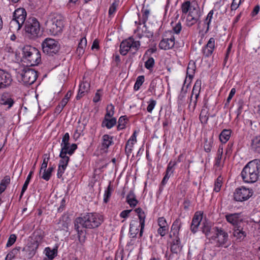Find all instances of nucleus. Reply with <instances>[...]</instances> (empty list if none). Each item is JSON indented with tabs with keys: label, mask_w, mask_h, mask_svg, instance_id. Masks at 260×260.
Wrapping results in <instances>:
<instances>
[{
	"label": "nucleus",
	"mask_w": 260,
	"mask_h": 260,
	"mask_svg": "<svg viewBox=\"0 0 260 260\" xmlns=\"http://www.w3.org/2000/svg\"><path fill=\"white\" fill-rule=\"evenodd\" d=\"M202 231L208 239H211L214 234L213 232L214 228H212L211 224L209 222H203L202 224Z\"/></svg>",
	"instance_id": "bb28decb"
},
{
	"label": "nucleus",
	"mask_w": 260,
	"mask_h": 260,
	"mask_svg": "<svg viewBox=\"0 0 260 260\" xmlns=\"http://www.w3.org/2000/svg\"><path fill=\"white\" fill-rule=\"evenodd\" d=\"M174 171V170H170L169 169H167L165 172V175L160 183V186L159 187L160 191H161L162 190L161 186H164L167 183L171 176L173 174Z\"/></svg>",
	"instance_id": "a19ab883"
},
{
	"label": "nucleus",
	"mask_w": 260,
	"mask_h": 260,
	"mask_svg": "<svg viewBox=\"0 0 260 260\" xmlns=\"http://www.w3.org/2000/svg\"><path fill=\"white\" fill-rule=\"evenodd\" d=\"M213 145V140L212 138L208 140L207 138H204V150L206 152H209L211 150V148Z\"/></svg>",
	"instance_id": "3c124183"
},
{
	"label": "nucleus",
	"mask_w": 260,
	"mask_h": 260,
	"mask_svg": "<svg viewBox=\"0 0 260 260\" xmlns=\"http://www.w3.org/2000/svg\"><path fill=\"white\" fill-rule=\"evenodd\" d=\"M128 119L126 116H122L118 119V124L117 126L118 130H121L125 128V124L128 121Z\"/></svg>",
	"instance_id": "09e8293b"
},
{
	"label": "nucleus",
	"mask_w": 260,
	"mask_h": 260,
	"mask_svg": "<svg viewBox=\"0 0 260 260\" xmlns=\"http://www.w3.org/2000/svg\"><path fill=\"white\" fill-rule=\"evenodd\" d=\"M196 63L194 61H190L186 71L187 76L189 79H192L196 71Z\"/></svg>",
	"instance_id": "ea45409f"
},
{
	"label": "nucleus",
	"mask_w": 260,
	"mask_h": 260,
	"mask_svg": "<svg viewBox=\"0 0 260 260\" xmlns=\"http://www.w3.org/2000/svg\"><path fill=\"white\" fill-rule=\"evenodd\" d=\"M33 174H34V170L30 171V172L29 173V174L26 178V179L22 186L21 192V193L20 195V199L22 198L23 193L27 189L28 185L29 183L30 180L32 177Z\"/></svg>",
	"instance_id": "c03bdc74"
},
{
	"label": "nucleus",
	"mask_w": 260,
	"mask_h": 260,
	"mask_svg": "<svg viewBox=\"0 0 260 260\" xmlns=\"http://www.w3.org/2000/svg\"><path fill=\"white\" fill-rule=\"evenodd\" d=\"M143 26L141 29V31L139 29L138 30V33L137 35V36L139 39H141L143 37H145L147 38H151L153 37V32L151 31H149L147 27L146 26V24H143Z\"/></svg>",
	"instance_id": "c756f323"
},
{
	"label": "nucleus",
	"mask_w": 260,
	"mask_h": 260,
	"mask_svg": "<svg viewBox=\"0 0 260 260\" xmlns=\"http://www.w3.org/2000/svg\"><path fill=\"white\" fill-rule=\"evenodd\" d=\"M23 60L25 62H27V66H34L39 64L41 61L40 51L36 52L35 55H31Z\"/></svg>",
	"instance_id": "4be33fe9"
},
{
	"label": "nucleus",
	"mask_w": 260,
	"mask_h": 260,
	"mask_svg": "<svg viewBox=\"0 0 260 260\" xmlns=\"http://www.w3.org/2000/svg\"><path fill=\"white\" fill-rule=\"evenodd\" d=\"M24 30L28 38L35 39L40 35V22L35 17L29 18L24 24Z\"/></svg>",
	"instance_id": "39448f33"
},
{
	"label": "nucleus",
	"mask_w": 260,
	"mask_h": 260,
	"mask_svg": "<svg viewBox=\"0 0 260 260\" xmlns=\"http://www.w3.org/2000/svg\"><path fill=\"white\" fill-rule=\"evenodd\" d=\"M140 45L139 41H135L133 37H129L120 43V53L123 56L126 55L129 51L135 54L140 48Z\"/></svg>",
	"instance_id": "423d86ee"
},
{
	"label": "nucleus",
	"mask_w": 260,
	"mask_h": 260,
	"mask_svg": "<svg viewBox=\"0 0 260 260\" xmlns=\"http://www.w3.org/2000/svg\"><path fill=\"white\" fill-rule=\"evenodd\" d=\"M87 45L86 39L82 38L80 39L79 43H78V47L76 50V53L78 56H82L85 51V49Z\"/></svg>",
	"instance_id": "7c9ffc66"
},
{
	"label": "nucleus",
	"mask_w": 260,
	"mask_h": 260,
	"mask_svg": "<svg viewBox=\"0 0 260 260\" xmlns=\"http://www.w3.org/2000/svg\"><path fill=\"white\" fill-rule=\"evenodd\" d=\"M148 59L145 62V67L151 71L152 70L154 66L155 61L153 57H148Z\"/></svg>",
	"instance_id": "4d7b16f0"
},
{
	"label": "nucleus",
	"mask_w": 260,
	"mask_h": 260,
	"mask_svg": "<svg viewBox=\"0 0 260 260\" xmlns=\"http://www.w3.org/2000/svg\"><path fill=\"white\" fill-rule=\"evenodd\" d=\"M17 239V237L15 234H11L8 240L7 243V247H9L11 246L15 242Z\"/></svg>",
	"instance_id": "338daca9"
},
{
	"label": "nucleus",
	"mask_w": 260,
	"mask_h": 260,
	"mask_svg": "<svg viewBox=\"0 0 260 260\" xmlns=\"http://www.w3.org/2000/svg\"><path fill=\"white\" fill-rule=\"evenodd\" d=\"M27 13L23 8H19L15 10L13 14V18L18 23L24 24L26 18Z\"/></svg>",
	"instance_id": "dca6fc26"
},
{
	"label": "nucleus",
	"mask_w": 260,
	"mask_h": 260,
	"mask_svg": "<svg viewBox=\"0 0 260 260\" xmlns=\"http://www.w3.org/2000/svg\"><path fill=\"white\" fill-rule=\"evenodd\" d=\"M10 183V177L9 176H6L1 181L0 183V194H2L6 189L7 186Z\"/></svg>",
	"instance_id": "37998d69"
},
{
	"label": "nucleus",
	"mask_w": 260,
	"mask_h": 260,
	"mask_svg": "<svg viewBox=\"0 0 260 260\" xmlns=\"http://www.w3.org/2000/svg\"><path fill=\"white\" fill-rule=\"evenodd\" d=\"M252 194V189L242 186L236 189L234 193V199L236 201L243 202L249 199Z\"/></svg>",
	"instance_id": "f8f14e48"
},
{
	"label": "nucleus",
	"mask_w": 260,
	"mask_h": 260,
	"mask_svg": "<svg viewBox=\"0 0 260 260\" xmlns=\"http://www.w3.org/2000/svg\"><path fill=\"white\" fill-rule=\"evenodd\" d=\"M135 211L139 219V223L140 226L139 235L140 237H142L143 235L145 227V219L146 215L144 210L141 208H136L135 210Z\"/></svg>",
	"instance_id": "a211bd4d"
},
{
	"label": "nucleus",
	"mask_w": 260,
	"mask_h": 260,
	"mask_svg": "<svg viewBox=\"0 0 260 260\" xmlns=\"http://www.w3.org/2000/svg\"><path fill=\"white\" fill-rule=\"evenodd\" d=\"M181 222L180 218H177L173 222L171 226V231L170 234V237L177 238L179 237V230L181 227Z\"/></svg>",
	"instance_id": "5701e85b"
},
{
	"label": "nucleus",
	"mask_w": 260,
	"mask_h": 260,
	"mask_svg": "<svg viewBox=\"0 0 260 260\" xmlns=\"http://www.w3.org/2000/svg\"><path fill=\"white\" fill-rule=\"evenodd\" d=\"M104 221L103 215L96 213H86L81 214V215L76 218L75 222V229L77 232L78 238L80 243L83 242L81 241V235L83 233L82 230L80 228L87 229H92L98 228Z\"/></svg>",
	"instance_id": "f257e3e1"
},
{
	"label": "nucleus",
	"mask_w": 260,
	"mask_h": 260,
	"mask_svg": "<svg viewBox=\"0 0 260 260\" xmlns=\"http://www.w3.org/2000/svg\"><path fill=\"white\" fill-rule=\"evenodd\" d=\"M64 18L58 13L51 14L47 17L45 26L48 34L56 36L60 35L64 27Z\"/></svg>",
	"instance_id": "7ed1b4c3"
},
{
	"label": "nucleus",
	"mask_w": 260,
	"mask_h": 260,
	"mask_svg": "<svg viewBox=\"0 0 260 260\" xmlns=\"http://www.w3.org/2000/svg\"><path fill=\"white\" fill-rule=\"evenodd\" d=\"M251 146L254 152L260 154V137H255L252 140Z\"/></svg>",
	"instance_id": "c9c22d12"
},
{
	"label": "nucleus",
	"mask_w": 260,
	"mask_h": 260,
	"mask_svg": "<svg viewBox=\"0 0 260 260\" xmlns=\"http://www.w3.org/2000/svg\"><path fill=\"white\" fill-rule=\"evenodd\" d=\"M67 167L64 166L63 165H58V168L57 170V176L58 178H61L65 170L66 169Z\"/></svg>",
	"instance_id": "774afa93"
},
{
	"label": "nucleus",
	"mask_w": 260,
	"mask_h": 260,
	"mask_svg": "<svg viewBox=\"0 0 260 260\" xmlns=\"http://www.w3.org/2000/svg\"><path fill=\"white\" fill-rule=\"evenodd\" d=\"M208 111L206 109H202L199 116L200 120L202 124L207 123L209 118Z\"/></svg>",
	"instance_id": "a18cd8bd"
},
{
	"label": "nucleus",
	"mask_w": 260,
	"mask_h": 260,
	"mask_svg": "<svg viewBox=\"0 0 260 260\" xmlns=\"http://www.w3.org/2000/svg\"><path fill=\"white\" fill-rule=\"evenodd\" d=\"M114 114V106L112 104L107 106L106 109V114L105 117H112Z\"/></svg>",
	"instance_id": "052dcab7"
},
{
	"label": "nucleus",
	"mask_w": 260,
	"mask_h": 260,
	"mask_svg": "<svg viewBox=\"0 0 260 260\" xmlns=\"http://www.w3.org/2000/svg\"><path fill=\"white\" fill-rule=\"evenodd\" d=\"M13 80L12 76L8 72L0 69V89L9 87Z\"/></svg>",
	"instance_id": "2eb2a0df"
},
{
	"label": "nucleus",
	"mask_w": 260,
	"mask_h": 260,
	"mask_svg": "<svg viewBox=\"0 0 260 260\" xmlns=\"http://www.w3.org/2000/svg\"><path fill=\"white\" fill-rule=\"evenodd\" d=\"M138 222L136 220H133L129 224V233L132 237L134 238L136 236L139 232V227Z\"/></svg>",
	"instance_id": "f704fd0d"
},
{
	"label": "nucleus",
	"mask_w": 260,
	"mask_h": 260,
	"mask_svg": "<svg viewBox=\"0 0 260 260\" xmlns=\"http://www.w3.org/2000/svg\"><path fill=\"white\" fill-rule=\"evenodd\" d=\"M144 82V76H139L137 77L136 79V81L135 83L134 89L135 90H138Z\"/></svg>",
	"instance_id": "6e6d98bb"
},
{
	"label": "nucleus",
	"mask_w": 260,
	"mask_h": 260,
	"mask_svg": "<svg viewBox=\"0 0 260 260\" xmlns=\"http://www.w3.org/2000/svg\"><path fill=\"white\" fill-rule=\"evenodd\" d=\"M50 159L49 155L48 154H44L43 155V161L41 165V169L39 171V175L42 174L43 170H45L47 167L48 161Z\"/></svg>",
	"instance_id": "603ef678"
},
{
	"label": "nucleus",
	"mask_w": 260,
	"mask_h": 260,
	"mask_svg": "<svg viewBox=\"0 0 260 260\" xmlns=\"http://www.w3.org/2000/svg\"><path fill=\"white\" fill-rule=\"evenodd\" d=\"M108 118V117H105L102 125L103 127L106 126L107 128L110 129L116 124V119L115 118H112L109 119Z\"/></svg>",
	"instance_id": "4c0bfd02"
},
{
	"label": "nucleus",
	"mask_w": 260,
	"mask_h": 260,
	"mask_svg": "<svg viewBox=\"0 0 260 260\" xmlns=\"http://www.w3.org/2000/svg\"><path fill=\"white\" fill-rule=\"evenodd\" d=\"M215 48V39L211 38L206 45L203 47L202 52L204 55L207 57L211 56Z\"/></svg>",
	"instance_id": "aec40b11"
},
{
	"label": "nucleus",
	"mask_w": 260,
	"mask_h": 260,
	"mask_svg": "<svg viewBox=\"0 0 260 260\" xmlns=\"http://www.w3.org/2000/svg\"><path fill=\"white\" fill-rule=\"evenodd\" d=\"M44 233L41 230H36L34 231L30 242L39 246L44 238Z\"/></svg>",
	"instance_id": "393cba45"
},
{
	"label": "nucleus",
	"mask_w": 260,
	"mask_h": 260,
	"mask_svg": "<svg viewBox=\"0 0 260 260\" xmlns=\"http://www.w3.org/2000/svg\"><path fill=\"white\" fill-rule=\"evenodd\" d=\"M181 249V243L179 237L175 238L172 241L171 246V251L174 253H177Z\"/></svg>",
	"instance_id": "473e14b6"
},
{
	"label": "nucleus",
	"mask_w": 260,
	"mask_h": 260,
	"mask_svg": "<svg viewBox=\"0 0 260 260\" xmlns=\"http://www.w3.org/2000/svg\"><path fill=\"white\" fill-rule=\"evenodd\" d=\"M148 103L149 104L147 107V110L149 113H151L156 104V102L153 99H150Z\"/></svg>",
	"instance_id": "69168bd1"
},
{
	"label": "nucleus",
	"mask_w": 260,
	"mask_h": 260,
	"mask_svg": "<svg viewBox=\"0 0 260 260\" xmlns=\"http://www.w3.org/2000/svg\"><path fill=\"white\" fill-rule=\"evenodd\" d=\"M238 109L236 111L237 114V117H238L243 111V107L244 106V103L243 100H240L238 102Z\"/></svg>",
	"instance_id": "e2e57ef3"
},
{
	"label": "nucleus",
	"mask_w": 260,
	"mask_h": 260,
	"mask_svg": "<svg viewBox=\"0 0 260 260\" xmlns=\"http://www.w3.org/2000/svg\"><path fill=\"white\" fill-rule=\"evenodd\" d=\"M22 25V24L18 23L17 21L13 18L9 23L10 30L11 31H17L20 29Z\"/></svg>",
	"instance_id": "79ce46f5"
},
{
	"label": "nucleus",
	"mask_w": 260,
	"mask_h": 260,
	"mask_svg": "<svg viewBox=\"0 0 260 260\" xmlns=\"http://www.w3.org/2000/svg\"><path fill=\"white\" fill-rule=\"evenodd\" d=\"M126 202L131 207H135L138 203L134 191L130 190L126 196Z\"/></svg>",
	"instance_id": "2f4dec72"
},
{
	"label": "nucleus",
	"mask_w": 260,
	"mask_h": 260,
	"mask_svg": "<svg viewBox=\"0 0 260 260\" xmlns=\"http://www.w3.org/2000/svg\"><path fill=\"white\" fill-rule=\"evenodd\" d=\"M222 153L223 148L222 147H219L217 152V156L215 158V166L217 167H220L221 166V161L222 157Z\"/></svg>",
	"instance_id": "de8ad7c7"
},
{
	"label": "nucleus",
	"mask_w": 260,
	"mask_h": 260,
	"mask_svg": "<svg viewBox=\"0 0 260 260\" xmlns=\"http://www.w3.org/2000/svg\"><path fill=\"white\" fill-rule=\"evenodd\" d=\"M113 144V137L109 135H104L102 138L101 149L106 150Z\"/></svg>",
	"instance_id": "cd10ccee"
},
{
	"label": "nucleus",
	"mask_w": 260,
	"mask_h": 260,
	"mask_svg": "<svg viewBox=\"0 0 260 260\" xmlns=\"http://www.w3.org/2000/svg\"><path fill=\"white\" fill-rule=\"evenodd\" d=\"M38 51L39 50L35 47L30 45H25L22 49L23 60L31 55H35L36 52Z\"/></svg>",
	"instance_id": "c85d7f7f"
},
{
	"label": "nucleus",
	"mask_w": 260,
	"mask_h": 260,
	"mask_svg": "<svg viewBox=\"0 0 260 260\" xmlns=\"http://www.w3.org/2000/svg\"><path fill=\"white\" fill-rule=\"evenodd\" d=\"M182 16L186 15V25L191 27L196 23H201V12L200 8L196 1H186L181 5Z\"/></svg>",
	"instance_id": "f03ea898"
},
{
	"label": "nucleus",
	"mask_w": 260,
	"mask_h": 260,
	"mask_svg": "<svg viewBox=\"0 0 260 260\" xmlns=\"http://www.w3.org/2000/svg\"><path fill=\"white\" fill-rule=\"evenodd\" d=\"M38 247L37 245L30 242L27 246L23 247L22 251L24 252L26 257L31 258L36 254Z\"/></svg>",
	"instance_id": "6ab92c4d"
},
{
	"label": "nucleus",
	"mask_w": 260,
	"mask_h": 260,
	"mask_svg": "<svg viewBox=\"0 0 260 260\" xmlns=\"http://www.w3.org/2000/svg\"><path fill=\"white\" fill-rule=\"evenodd\" d=\"M182 29V25L180 22H178L174 25H173L172 30H171L173 34H176L177 35L180 34Z\"/></svg>",
	"instance_id": "680f3d73"
},
{
	"label": "nucleus",
	"mask_w": 260,
	"mask_h": 260,
	"mask_svg": "<svg viewBox=\"0 0 260 260\" xmlns=\"http://www.w3.org/2000/svg\"><path fill=\"white\" fill-rule=\"evenodd\" d=\"M232 131L231 129H224L219 135V139L223 143H225L230 138Z\"/></svg>",
	"instance_id": "58836bf2"
},
{
	"label": "nucleus",
	"mask_w": 260,
	"mask_h": 260,
	"mask_svg": "<svg viewBox=\"0 0 260 260\" xmlns=\"http://www.w3.org/2000/svg\"><path fill=\"white\" fill-rule=\"evenodd\" d=\"M202 218V213L198 212L195 213L190 225V230L192 233H195L198 231V226L200 224Z\"/></svg>",
	"instance_id": "412c9836"
},
{
	"label": "nucleus",
	"mask_w": 260,
	"mask_h": 260,
	"mask_svg": "<svg viewBox=\"0 0 260 260\" xmlns=\"http://www.w3.org/2000/svg\"><path fill=\"white\" fill-rule=\"evenodd\" d=\"M20 247H16L15 248H13L8 253L6 257L9 258L10 260H12L15 257L16 255L20 253Z\"/></svg>",
	"instance_id": "8fccbe9b"
},
{
	"label": "nucleus",
	"mask_w": 260,
	"mask_h": 260,
	"mask_svg": "<svg viewBox=\"0 0 260 260\" xmlns=\"http://www.w3.org/2000/svg\"><path fill=\"white\" fill-rule=\"evenodd\" d=\"M222 184V178L221 176H219L216 179L214 183V191L218 192L220 190Z\"/></svg>",
	"instance_id": "5fc2aeb1"
},
{
	"label": "nucleus",
	"mask_w": 260,
	"mask_h": 260,
	"mask_svg": "<svg viewBox=\"0 0 260 260\" xmlns=\"http://www.w3.org/2000/svg\"><path fill=\"white\" fill-rule=\"evenodd\" d=\"M70 140V135L68 133H66L63 136L62 142L61 143V150H69L71 146H70L69 143Z\"/></svg>",
	"instance_id": "e433bc0d"
},
{
	"label": "nucleus",
	"mask_w": 260,
	"mask_h": 260,
	"mask_svg": "<svg viewBox=\"0 0 260 260\" xmlns=\"http://www.w3.org/2000/svg\"><path fill=\"white\" fill-rule=\"evenodd\" d=\"M0 103L2 105L7 106L8 109H10L13 105L14 101L8 93H4L1 95Z\"/></svg>",
	"instance_id": "b1692460"
},
{
	"label": "nucleus",
	"mask_w": 260,
	"mask_h": 260,
	"mask_svg": "<svg viewBox=\"0 0 260 260\" xmlns=\"http://www.w3.org/2000/svg\"><path fill=\"white\" fill-rule=\"evenodd\" d=\"M248 232V224L246 221L233 228V236L237 242L243 241Z\"/></svg>",
	"instance_id": "1a4fd4ad"
},
{
	"label": "nucleus",
	"mask_w": 260,
	"mask_h": 260,
	"mask_svg": "<svg viewBox=\"0 0 260 260\" xmlns=\"http://www.w3.org/2000/svg\"><path fill=\"white\" fill-rule=\"evenodd\" d=\"M175 44V38L172 31H167L162 35V38L158 44V47L161 50H168L172 49Z\"/></svg>",
	"instance_id": "6e6552de"
},
{
	"label": "nucleus",
	"mask_w": 260,
	"mask_h": 260,
	"mask_svg": "<svg viewBox=\"0 0 260 260\" xmlns=\"http://www.w3.org/2000/svg\"><path fill=\"white\" fill-rule=\"evenodd\" d=\"M213 14H214V10H212L208 13V14L206 17V18L205 21V23L207 25L206 31H208L209 29L210 25L211 23L212 20L213 18Z\"/></svg>",
	"instance_id": "864d4df0"
},
{
	"label": "nucleus",
	"mask_w": 260,
	"mask_h": 260,
	"mask_svg": "<svg viewBox=\"0 0 260 260\" xmlns=\"http://www.w3.org/2000/svg\"><path fill=\"white\" fill-rule=\"evenodd\" d=\"M45 251L46 252V255L51 260L54 258L56 254V251L54 249L52 250L49 247L46 248Z\"/></svg>",
	"instance_id": "13d9d810"
},
{
	"label": "nucleus",
	"mask_w": 260,
	"mask_h": 260,
	"mask_svg": "<svg viewBox=\"0 0 260 260\" xmlns=\"http://www.w3.org/2000/svg\"><path fill=\"white\" fill-rule=\"evenodd\" d=\"M43 52L50 56L57 54L60 49V44L57 40L46 38L41 44Z\"/></svg>",
	"instance_id": "0eeeda50"
},
{
	"label": "nucleus",
	"mask_w": 260,
	"mask_h": 260,
	"mask_svg": "<svg viewBox=\"0 0 260 260\" xmlns=\"http://www.w3.org/2000/svg\"><path fill=\"white\" fill-rule=\"evenodd\" d=\"M158 225L159 228L157 230V233L161 237L165 236L169 231V225L164 217H159L157 219Z\"/></svg>",
	"instance_id": "f3484780"
},
{
	"label": "nucleus",
	"mask_w": 260,
	"mask_h": 260,
	"mask_svg": "<svg viewBox=\"0 0 260 260\" xmlns=\"http://www.w3.org/2000/svg\"><path fill=\"white\" fill-rule=\"evenodd\" d=\"M241 214V213H228L225 215V218L226 221L234 228L245 221Z\"/></svg>",
	"instance_id": "4468645a"
},
{
	"label": "nucleus",
	"mask_w": 260,
	"mask_h": 260,
	"mask_svg": "<svg viewBox=\"0 0 260 260\" xmlns=\"http://www.w3.org/2000/svg\"><path fill=\"white\" fill-rule=\"evenodd\" d=\"M260 172V159H255L249 161L243 169L241 176L245 183H252L258 179Z\"/></svg>",
	"instance_id": "20e7f679"
},
{
	"label": "nucleus",
	"mask_w": 260,
	"mask_h": 260,
	"mask_svg": "<svg viewBox=\"0 0 260 260\" xmlns=\"http://www.w3.org/2000/svg\"><path fill=\"white\" fill-rule=\"evenodd\" d=\"M142 17L140 19L143 24H146V22L148 20L149 15L150 14V11L148 9L142 10Z\"/></svg>",
	"instance_id": "bf43d9fd"
},
{
	"label": "nucleus",
	"mask_w": 260,
	"mask_h": 260,
	"mask_svg": "<svg viewBox=\"0 0 260 260\" xmlns=\"http://www.w3.org/2000/svg\"><path fill=\"white\" fill-rule=\"evenodd\" d=\"M113 191V188L111 184V182H110L109 184L107 187V188L105 191V193L104 194V202L105 203H107L109 199L111 196L112 192Z\"/></svg>",
	"instance_id": "49530a36"
},
{
	"label": "nucleus",
	"mask_w": 260,
	"mask_h": 260,
	"mask_svg": "<svg viewBox=\"0 0 260 260\" xmlns=\"http://www.w3.org/2000/svg\"><path fill=\"white\" fill-rule=\"evenodd\" d=\"M42 175H40V177L46 181H49L51 177V174L47 171V168L43 170Z\"/></svg>",
	"instance_id": "0e129e2a"
},
{
	"label": "nucleus",
	"mask_w": 260,
	"mask_h": 260,
	"mask_svg": "<svg viewBox=\"0 0 260 260\" xmlns=\"http://www.w3.org/2000/svg\"><path fill=\"white\" fill-rule=\"evenodd\" d=\"M213 232L214 234L212 236L211 239L216 241V246L217 247L223 246L228 241V233L222 229L217 227H214Z\"/></svg>",
	"instance_id": "9d476101"
},
{
	"label": "nucleus",
	"mask_w": 260,
	"mask_h": 260,
	"mask_svg": "<svg viewBox=\"0 0 260 260\" xmlns=\"http://www.w3.org/2000/svg\"><path fill=\"white\" fill-rule=\"evenodd\" d=\"M77 144H72L71 145L69 150L63 151V150H61L59 154L60 160H59V165H63L64 166L67 167L69 161L70 160V157L69 156H67V154L72 155L74 153V151L77 149Z\"/></svg>",
	"instance_id": "ddd939ff"
},
{
	"label": "nucleus",
	"mask_w": 260,
	"mask_h": 260,
	"mask_svg": "<svg viewBox=\"0 0 260 260\" xmlns=\"http://www.w3.org/2000/svg\"><path fill=\"white\" fill-rule=\"evenodd\" d=\"M201 80H197L193 87L191 95L190 96V102H189V105H188L189 109L191 108V102L192 101L193 95H194V97H196V98H198L199 94H200V89H201Z\"/></svg>",
	"instance_id": "a878e982"
},
{
	"label": "nucleus",
	"mask_w": 260,
	"mask_h": 260,
	"mask_svg": "<svg viewBox=\"0 0 260 260\" xmlns=\"http://www.w3.org/2000/svg\"><path fill=\"white\" fill-rule=\"evenodd\" d=\"M89 87V84L88 83H82L80 84L78 92L76 96V99H80L84 95V93L87 91Z\"/></svg>",
	"instance_id": "72a5a7b5"
},
{
	"label": "nucleus",
	"mask_w": 260,
	"mask_h": 260,
	"mask_svg": "<svg viewBox=\"0 0 260 260\" xmlns=\"http://www.w3.org/2000/svg\"><path fill=\"white\" fill-rule=\"evenodd\" d=\"M22 80L26 85L32 84L38 78L37 72L33 69L25 68L21 73Z\"/></svg>",
	"instance_id": "9b49d317"
}]
</instances>
